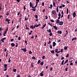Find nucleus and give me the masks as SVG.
Here are the masks:
<instances>
[{
	"label": "nucleus",
	"instance_id": "25",
	"mask_svg": "<svg viewBox=\"0 0 77 77\" xmlns=\"http://www.w3.org/2000/svg\"><path fill=\"white\" fill-rule=\"evenodd\" d=\"M68 59H67L66 60V61L64 63V64L66 63H67L68 62Z\"/></svg>",
	"mask_w": 77,
	"mask_h": 77
},
{
	"label": "nucleus",
	"instance_id": "10",
	"mask_svg": "<svg viewBox=\"0 0 77 77\" xmlns=\"http://www.w3.org/2000/svg\"><path fill=\"white\" fill-rule=\"evenodd\" d=\"M57 32L58 34H62V31H58Z\"/></svg>",
	"mask_w": 77,
	"mask_h": 77
},
{
	"label": "nucleus",
	"instance_id": "7",
	"mask_svg": "<svg viewBox=\"0 0 77 77\" xmlns=\"http://www.w3.org/2000/svg\"><path fill=\"white\" fill-rule=\"evenodd\" d=\"M75 12L76 11H75V12H74L73 13V18H74L75 17V16H76V14L75 13Z\"/></svg>",
	"mask_w": 77,
	"mask_h": 77
},
{
	"label": "nucleus",
	"instance_id": "35",
	"mask_svg": "<svg viewBox=\"0 0 77 77\" xmlns=\"http://www.w3.org/2000/svg\"><path fill=\"white\" fill-rule=\"evenodd\" d=\"M68 33V32H67V33H66L64 35V37H66V36L67 35V34Z\"/></svg>",
	"mask_w": 77,
	"mask_h": 77
},
{
	"label": "nucleus",
	"instance_id": "22",
	"mask_svg": "<svg viewBox=\"0 0 77 77\" xmlns=\"http://www.w3.org/2000/svg\"><path fill=\"white\" fill-rule=\"evenodd\" d=\"M40 76H41L42 77L44 75L42 73V72L40 73Z\"/></svg>",
	"mask_w": 77,
	"mask_h": 77
},
{
	"label": "nucleus",
	"instance_id": "44",
	"mask_svg": "<svg viewBox=\"0 0 77 77\" xmlns=\"http://www.w3.org/2000/svg\"><path fill=\"white\" fill-rule=\"evenodd\" d=\"M36 27V24L34 26L33 29H35V28Z\"/></svg>",
	"mask_w": 77,
	"mask_h": 77
},
{
	"label": "nucleus",
	"instance_id": "36",
	"mask_svg": "<svg viewBox=\"0 0 77 77\" xmlns=\"http://www.w3.org/2000/svg\"><path fill=\"white\" fill-rule=\"evenodd\" d=\"M61 16V14L60 13V12H59V13L58 14V16L60 17Z\"/></svg>",
	"mask_w": 77,
	"mask_h": 77
},
{
	"label": "nucleus",
	"instance_id": "58",
	"mask_svg": "<svg viewBox=\"0 0 77 77\" xmlns=\"http://www.w3.org/2000/svg\"><path fill=\"white\" fill-rule=\"evenodd\" d=\"M20 11H19V12L17 14V15L19 16L20 15Z\"/></svg>",
	"mask_w": 77,
	"mask_h": 77
},
{
	"label": "nucleus",
	"instance_id": "50",
	"mask_svg": "<svg viewBox=\"0 0 77 77\" xmlns=\"http://www.w3.org/2000/svg\"><path fill=\"white\" fill-rule=\"evenodd\" d=\"M8 28L6 29L5 30V31L6 32H7V31H8Z\"/></svg>",
	"mask_w": 77,
	"mask_h": 77
},
{
	"label": "nucleus",
	"instance_id": "1",
	"mask_svg": "<svg viewBox=\"0 0 77 77\" xmlns=\"http://www.w3.org/2000/svg\"><path fill=\"white\" fill-rule=\"evenodd\" d=\"M8 65V64H5L4 65V71H6L7 70V66Z\"/></svg>",
	"mask_w": 77,
	"mask_h": 77
},
{
	"label": "nucleus",
	"instance_id": "63",
	"mask_svg": "<svg viewBox=\"0 0 77 77\" xmlns=\"http://www.w3.org/2000/svg\"><path fill=\"white\" fill-rule=\"evenodd\" d=\"M50 6H51V8H52L53 7V5H52V4H51L50 5Z\"/></svg>",
	"mask_w": 77,
	"mask_h": 77
},
{
	"label": "nucleus",
	"instance_id": "29",
	"mask_svg": "<svg viewBox=\"0 0 77 77\" xmlns=\"http://www.w3.org/2000/svg\"><path fill=\"white\" fill-rule=\"evenodd\" d=\"M13 72H16V71H17V69H13Z\"/></svg>",
	"mask_w": 77,
	"mask_h": 77
},
{
	"label": "nucleus",
	"instance_id": "18",
	"mask_svg": "<svg viewBox=\"0 0 77 77\" xmlns=\"http://www.w3.org/2000/svg\"><path fill=\"white\" fill-rule=\"evenodd\" d=\"M68 47V46H65L64 48V49L65 50H67V48Z\"/></svg>",
	"mask_w": 77,
	"mask_h": 77
},
{
	"label": "nucleus",
	"instance_id": "46",
	"mask_svg": "<svg viewBox=\"0 0 77 77\" xmlns=\"http://www.w3.org/2000/svg\"><path fill=\"white\" fill-rule=\"evenodd\" d=\"M70 16V14H69L67 16V18L68 19H69V17Z\"/></svg>",
	"mask_w": 77,
	"mask_h": 77
},
{
	"label": "nucleus",
	"instance_id": "28",
	"mask_svg": "<svg viewBox=\"0 0 77 77\" xmlns=\"http://www.w3.org/2000/svg\"><path fill=\"white\" fill-rule=\"evenodd\" d=\"M52 35H53V33L51 32L49 33V35L50 36H52Z\"/></svg>",
	"mask_w": 77,
	"mask_h": 77
},
{
	"label": "nucleus",
	"instance_id": "43",
	"mask_svg": "<svg viewBox=\"0 0 77 77\" xmlns=\"http://www.w3.org/2000/svg\"><path fill=\"white\" fill-rule=\"evenodd\" d=\"M51 22L52 23H54V21L53 20H51Z\"/></svg>",
	"mask_w": 77,
	"mask_h": 77
},
{
	"label": "nucleus",
	"instance_id": "38",
	"mask_svg": "<svg viewBox=\"0 0 77 77\" xmlns=\"http://www.w3.org/2000/svg\"><path fill=\"white\" fill-rule=\"evenodd\" d=\"M33 32V31H31V32H30L29 33V35H31V34H32V33Z\"/></svg>",
	"mask_w": 77,
	"mask_h": 77
},
{
	"label": "nucleus",
	"instance_id": "34",
	"mask_svg": "<svg viewBox=\"0 0 77 77\" xmlns=\"http://www.w3.org/2000/svg\"><path fill=\"white\" fill-rule=\"evenodd\" d=\"M65 71H67L68 70V67L67 66H66V68L65 69Z\"/></svg>",
	"mask_w": 77,
	"mask_h": 77
},
{
	"label": "nucleus",
	"instance_id": "9",
	"mask_svg": "<svg viewBox=\"0 0 77 77\" xmlns=\"http://www.w3.org/2000/svg\"><path fill=\"white\" fill-rule=\"evenodd\" d=\"M56 42H53V47H55L56 46Z\"/></svg>",
	"mask_w": 77,
	"mask_h": 77
},
{
	"label": "nucleus",
	"instance_id": "26",
	"mask_svg": "<svg viewBox=\"0 0 77 77\" xmlns=\"http://www.w3.org/2000/svg\"><path fill=\"white\" fill-rule=\"evenodd\" d=\"M54 16H53L54 17V18H56L57 17V14H56L55 13L54 14Z\"/></svg>",
	"mask_w": 77,
	"mask_h": 77
},
{
	"label": "nucleus",
	"instance_id": "27",
	"mask_svg": "<svg viewBox=\"0 0 77 77\" xmlns=\"http://www.w3.org/2000/svg\"><path fill=\"white\" fill-rule=\"evenodd\" d=\"M32 59H34V60H35V59H36V58H35V57H34V56H33L32 57Z\"/></svg>",
	"mask_w": 77,
	"mask_h": 77
},
{
	"label": "nucleus",
	"instance_id": "5",
	"mask_svg": "<svg viewBox=\"0 0 77 77\" xmlns=\"http://www.w3.org/2000/svg\"><path fill=\"white\" fill-rule=\"evenodd\" d=\"M55 21L57 24H59L60 20L59 19H57Z\"/></svg>",
	"mask_w": 77,
	"mask_h": 77
},
{
	"label": "nucleus",
	"instance_id": "33",
	"mask_svg": "<svg viewBox=\"0 0 77 77\" xmlns=\"http://www.w3.org/2000/svg\"><path fill=\"white\" fill-rule=\"evenodd\" d=\"M48 32H51V29H48Z\"/></svg>",
	"mask_w": 77,
	"mask_h": 77
},
{
	"label": "nucleus",
	"instance_id": "12",
	"mask_svg": "<svg viewBox=\"0 0 77 77\" xmlns=\"http://www.w3.org/2000/svg\"><path fill=\"white\" fill-rule=\"evenodd\" d=\"M11 46L14 47V46H15V44L14 43H12L11 44Z\"/></svg>",
	"mask_w": 77,
	"mask_h": 77
},
{
	"label": "nucleus",
	"instance_id": "41",
	"mask_svg": "<svg viewBox=\"0 0 77 77\" xmlns=\"http://www.w3.org/2000/svg\"><path fill=\"white\" fill-rule=\"evenodd\" d=\"M9 11H8L7 12V14H6V15L7 16H8L9 14Z\"/></svg>",
	"mask_w": 77,
	"mask_h": 77
},
{
	"label": "nucleus",
	"instance_id": "31",
	"mask_svg": "<svg viewBox=\"0 0 77 77\" xmlns=\"http://www.w3.org/2000/svg\"><path fill=\"white\" fill-rule=\"evenodd\" d=\"M61 60H63V59H65L64 57H62V56H61Z\"/></svg>",
	"mask_w": 77,
	"mask_h": 77
},
{
	"label": "nucleus",
	"instance_id": "61",
	"mask_svg": "<svg viewBox=\"0 0 77 77\" xmlns=\"http://www.w3.org/2000/svg\"><path fill=\"white\" fill-rule=\"evenodd\" d=\"M45 17H46L45 19H46V20L48 19V16H45Z\"/></svg>",
	"mask_w": 77,
	"mask_h": 77
},
{
	"label": "nucleus",
	"instance_id": "49",
	"mask_svg": "<svg viewBox=\"0 0 77 77\" xmlns=\"http://www.w3.org/2000/svg\"><path fill=\"white\" fill-rule=\"evenodd\" d=\"M42 6H44V2H43L42 3Z\"/></svg>",
	"mask_w": 77,
	"mask_h": 77
},
{
	"label": "nucleus",
	"instance_id": "14",
	"mask_svg": "<svg viewBox=\"0 0 77 77\" xmlns=\"http://www.w3.org/2000/svg\"><path fill=\"white\" fill-rule=\"evenodd\" d=\"M53 27L54 28V29H55V30H57V27L56 26H53Z\"/></svg>",
	"mask_w": 77,
	"mask_h": 77
},
{
	"label": "nucleus",
	"instance_id": "59",
	"mask_svg": "<svg viewBox=\"0 0 77 77\" xmlns=\"http://www.w3.org/2000/svg\"><path fill=\"white\" fill-rule=\"evenodd\" d=\"M17 1L18 2H19L20 1V0H17Z\"/></svg>",
	"mask_w": 77,
	"mask_h": 77
},
{
	"label": "nucleus",
	"instance_id": "53",
	"mask_svg": "<svg viewBox=\"0 0 77 77\" xmlns=\"http://www.w3.org/2000/svg\"><path fill=\"white\" fill-rule=\"evenodd\" d=\"M45 56H43V57H42V59H45Z\"/></svg>",
	"mask_w": 77,
	"mask_h": 77
},
{
	"label": "nucleus",
	"instance_id": "62",
	"mask_svg": "<svg viewBox=\"0 0 77 77\" xmlns=\"http://www.w3.org/2000/svg\"><path fill=\"white\" fill-rule=\"evenodd\" d=\"M20 39H21L20 37H18V40H20Z\"/></svg>",
	"mask_w": 77,
	"mask_h": 77
},
{
	"label": "nucleus",
	"instance_id": "54",
	"mask_svg": "<svg viewBox=\"0 0 77 77\" xmlns=\"http://www.w3.org/2000/svg\"><path fill=\"white\" fill-rule=\"evenodd\" d=\"M62 7H65V5H64V4H62Z\"/></svg>",
	"mask_w": 77,
	"mask_h": 77
},
{
	"label": "nucleus",
	"instance_id": "4",
	"mask_svg": "<svg viewBox=\"0 0 77 77\" xmlns=\"http://www.w3.org/2000/svg\"><path fill=\"white\" fill-rule=\"evenodd\" d=\"M6 39V37L4 38L1 39L0 40L1 41H2V42H4V40H5Z\"/></svg>",
	"mask_w": 77,
	"mask_h": 77
},
{
	"label": "nucleus",
	"instance_id": "24",
	"mask_svg": "<svg viewBox=\"0 0 77 77\" xmlns=\"http://www.w3.org/2000/svg\"><path fill=\"white\" fill-rule=\"evenodd\" d=\"M30 29H33V25H31L30 26Z\"/></svg>",
	"mask_w": 77,
	"mask_h": 77
},
{
	"label": "nucleus",
	"instance_id": "15",
	"mask_svg": "<svg viewBox=\"0 0 77 77\" xmlns=\"http://www.w3.org/2000/svg\"><path fill=\"white\" fill-rule=\"evenodd\" d=\"M33 6V4L32 3V2H30L29 3V6L30 7H32Z\"/></svg>",
	"mask_w": 77,
	"mask_h": 77
},
{
	"label": "nucleus",
	"instance_id": "40",
	"mask_svg": "<svg viewBox=\"0 0 77 77\" xmlns=\"http://www.w3.org/2000/svg\"><path fill=\"white\" fill-rule=\"evenodd\" d=\"M32 54V52H31V51H29V54Z\"/></svg>",
	"mask_w": 77,
	"mask_h": 77
},
{
	"label": "nucleus",
	"instance_id": "56",
	"mask_svg": "<svg viewBox=\"0 0 77 77\" xmlns=\"http://www.w3.org/2000/svg\"><path fill=\"white\" fill-rule=\"evenodd\" d=\"M34 37L33 36V35H32V36L31 37V38H34Z\"/></svg>",
	"mask_w": 77,
	"mask_h": 77
},
{
	"label": "nucleus",
	"instance_id": "2",
	"mask_svg": "<svg viewBox=\"0 0 77 77\" xmlns=\"http://www.w3.org/2000/svg\"><path fill=\"white\" fill-rule=\"evenodd\" d=\"M10 19H8L6 18L5 19V21H7L8 24H10V22H9V21H10Z\"/></svg>",
	"mask_w": 77,
	"mask_h": 77
},
{
	"label": "nucleus",
	"instance_id": "55",
	"mask_svg": "<svg viewBox=\"0 0 77 77\" xmlns=\"http://www.w3.org/2000/svg\"><path fill=\"white\" fill-rule=\"evenodd\" d=\"M51 40H49V42L48 43V44H50V43H51Z\"/></svg>",
	"mask_w": 77,
	"mask_h": 77
},
{
	"label": "nucleus",
	"instance_id": "39",
	"mask_svg": "<svg viewBox=\"0 0 77 77\" xmlns=\"http://www.w3.org/2000/svg\"><path fill=\"white\" fill-rule=\"evenodd\" d=\"M69 55V54H67V55L66 56V57H68Z\"/></svg>",
	"mask_w": 77,
	"mask_h": 77
},
{
	"label": "nucleus",
	"instance_id": "21",
	"mask_svg": "<svg viewBox=\"0 0 77 77\" xmlns=\"http://www.w3.org/2000/svg\"><path fill=\"white\" fill-rule=\"evenodd\" d=\"M53 6L55 7H56V4H55V3L54 2H53Z\"/></svg>",
	"mask_w": 77,
	"mask_h": 77
},
{
	"label": "nucleus",
	"instance_id": "13",
	"mask_svg": "<svg viewBox=\"0 0 77 77\" xmlns=\"http://www.w3.org/2000/svg\"><path fill=\"white\" fill-rule=\"evenodd\" d=\"M51 53L52 54H54L55 53V50H52V51H51Z\"/></svg>",
	"mask_w": 77,
	"mask_h": 77
},
{
	"label": "nucleus",
	"instance_id": "3",
	"mask_svg": "<svg viewBox=\"0 0 77 77\" xmlns=\"http://www.w3.org/2000/svg\"><path fill=\"white\" fill-rule=\"evenodd\" d=\"M37 6V5L36 4V5H35V6H34V8L33 9H31L32 11H36V7Z\"/></svg>",
	"mask_w": 77,
	"mask_h": 77
},
{
	"label": "nucleus",
	"instance_id": "52",
	"mask_svg": "<svg viewBox=\"0 0 77 77\" xmlns=\"http://www.w3.org/2000/svg\"><path fill=\"white\" fill-rule=\"evenodd\" d=\"M35 20H36V22H38V18H36L35 19Z\"/></svg>",
	"mask_w": 77,
	"mask_h": 77
},
{
	"label": "nucleus",
	"instance_id": "19",
	"mask_svg": "<svg viewBox=\"0 0 77 77\" xmlns=\"http://www.w3.org/2000/svg\"><path fill=\"white\" fill-rule=\"evenodd\" d=\"M40 63V65H41V66H42V65H43L44 64V62H42L41 63Z\"/></svg>",
	"mask_w": 77,
	"mask_h": 77
},
{
	"label": "nucleus",
	"instance_id": "45",
	"mask_svg": "<svg viewBox=\"0 0 77 77\" xmlns=\"http://www.w3.org/2000/svg\"><path fill=\"white\" fill-rule=\"evenodd\" d=\"M63 49H61L60 51L61 53H62V52H63Z\"/></svg>",
	"mask_w": 77,
	"mask_h": 77
},
{
	"label": "nucleus",
	"instance_id": "23",
	"mask_svg": "<svg viewBox=\"0 0 77 77\" xmlns=\"http://www.w3.org/2000/svg\"><path fill=\"white\" fill-rule=\"evenodd\" d=\"M64 60H63L62 61V62L61 63V65H63L64 64Z\"/></svg>",
	"mask_w": 77,
	"mask_h": 77
},
{
	"label": "nucleus",
	"instance_id": "64",
	"mask_svg": "<svg viewBox=\"0 0 77 77\" xmlns=\"http://www.w3.org/2000/svg\"><path fill=\"white\" fill-rule=\"evenodd\" d=\"M70 65H73V64L72 63H71L70 64Z\"/></svg>",
	"mask_w": 77,
	"mask_h": 77
},
{
	"label": "nucleus",
	"instance_id": "32",
	"mask_svg": "<svg viewBox=\"0 0 77 77\" xmlns=\"http://www.w3.org/2000/svg\"><path fill=\"white\" fill-rule=\"evenodd\" d=\"M41 62V60H38V62L37 63V64H39Z\"/></svg>",
	"mask_w": 77,
	"mask_h": 77
},
{
	"label": "nucleus",
	"instance_id": "51",
	"mask_svg": "<svg viewBox=\"0 0 77 77\" xmlns=\"http://www.w3.org/2000/svg\"><path fill=\"white\" fill-rule=\"evenodd\" d=\"M50 47L51 49H52V46L51 45H50Z\"/></svg>",
	"mask_w": 77,
	"mask_h": 77
},
{
	"label": "nucleus",
	"instance_id": "16",
	"mask_svg": "<svg viewBox=\"0 0 77 77\" xmlns=\"http://www.w3.org/2000/svg\"><path fill=\"white\" fill-rule=\"evenodd\" d=\"M59 7V5H58L57 8H56L57 12H58V8Z\"/></svg>",
	"mask_w": 77,
	"mask_h": 77
},
{
	"label": "nucleus",
	"instance_id": "48",
	"mask_svg": "<svg viewBox=\"0 0 77 77\" xmlns=\"http://www.w3.org/2000/svg\"><path fill=\"white\" fill-rule=\"evenodd\" d=\"M23 9L24 10H26V6H23Z\"/></svg>",
	"mask_w": 77,
	"mask_h": 77
},
{
	"label": "nucleus",
	"instance_id": "20",
	"mask_svg": "<svg viewBox=\"0 0 77 77\" xmlns=\"http://www.w3.org/2000/svg\"><path fill=\"white\" fill-rule=\"evenodd\" d=\"M58 49H55V52L57 53H58Z\"/></svg>",
	"mask_w": 77,
	"mask_h": 77
},
{
	"label": "nucleus",
	"instance_id": "11",
	"mask_svg": "<svg viewBox=\"0 0 77 77\" xmlns=\"http://www.w3.org/2000/svg\"><path fill=\"white\" fill-rule=\"evenodd\" d=\"M56 11L55 10H53L52 11H51V13L52 14H54V13H55L56 12Z\"/></svg>",
	"mask_w": 77,
	"mask_h": 77
},
{
	"label": "nucleus",
	"instance_id": "60",
	"mask_svg": "<svg viewBox=\"0 0 77 77\" xmlns=\"http://www.w3.org/2000/svg\"><path fill=\"white\" fill-rule=\"evenodd\" d=\"M18 45V43H16V47H17Z\"/></svg>",
	"mask_w": 77,
	"mask_h": 77
},
{
	"label": "nucleus",
	"instance_id": "8",
	"mask_svg": "<svg viewBox=\"0 0 77 77\" xmlns=\"http://www.w3.org/2000/svg\"><path fill=\"white\" fill-rule=\"evenodd\" d=\"M21 50L23 51L24 52H26V48H22L21 49Z\"/></svg>",
	"mask_w": 77,
	"mask_h": 77
},
{
	"label": "nucleus",
	"instance_id": "30",
	"mask_svg": "<svg viewBox=\"0 0 77 77\" xmlns=\"http://www.w3.org/2000/svg\"><path fill=\"white\" fill-rule=\"evenodd\" d=\"M35 18H38L37 15V14L35 15Z\"/></svg>",
	"mask_w": 77,
	"mask_h": 77
},
{
	"label": "nucleus",
	"instance_id": "6",
	"mask_svg": "<svg viewBox=\"0 0 77 77\" xmlns=\"http://www.w3.org/2000/svg\"><path fill=\"white\" fill-rule=\"evenodd\" d=\"M63 22H62V21H60V22L59 24L60 26H62L63 25Z\"/></svg>",
	"mask_w": 77,
	"mask_h": 77
},
{
	"label": "nucleus",
	"instance_id": "42",
	"mask_svg": "<svg viewBox=\"0 0 77 77\" xmlns=\"http://www.w3.org/2000/svg\"><path fill=\"white\" fill-rule=\"evenodd\" d=\"M53 68L52 67H51L50 68V69L51 70V72L52 70H53Z\"/></svg>",
	"mask_w": 77,
	"mask_h": 77
},
{
	"label": "nucleus",
	"instance_id": "37",
	"mask_svg": "<svg viewBox=\"0 0 77 77\" xmlns=\"http://www.w3.org/2000/svg\"><path fill=\"white\" fill-rule=\"evenodd\" d=\"M69 13V10L68 8H67V14H68Z\"/></svg>",
	"mask_w": 77,
	"mask_h": 77
},
{
	"label": "nucleus",
	"instance_id": "47",
	"mask_svg": "<svg viewBox=\"0 0 77 77\" xmlns=\"http://www.w3.org/2000/svg\"><path fill=\"white\" fill-rule=\"evenodd\" d=\"M11 60L10 59V58H9V60L8 61V63H10L11 62Z\"/></svg>",
	"mask_w": 77,
	"mask_h": 77
},
{
	"label": "nucleus",
	"instance_id": "17",
	"mask_svg": "<svg viewBox=\"0 0 77 77\" xmlns=\"http://www.w3.org/2000/svg\"><path fill=\"white\" fill-rule=\"evenodd\" d=\"M76 40V37H74L72 39V41H73L74 40Z\"/></svg>",
	"mask_w": 77,
	"mask_h": 77
},
{
	"label": "nucleus",
	"instance_id": "57",
	"mask_svg": "<svg viewBox=\"0 0 77 77\" xmlns=\"http://www.w3.org/2000/svg\"><path fill=\"white\" fill-rule=\"evenodd\" d=\"M20 27V25H18V26H17V29H18L19 27Z\"/></svg>",
	"mask_w": 77,
	"mask_h": 77
}]
</instances>
